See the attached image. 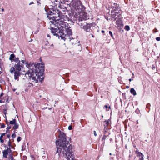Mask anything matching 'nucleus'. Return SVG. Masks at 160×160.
<instances>
[{
    "label": "nucleus",
    "instance_id": "obj_1",
    "mask_svg": "<svg viewBox=\"0 0 160 160\" xmlns=\"http://www.w3.org/2000/svg\"><path fill=\"white\" fill-rule=\"evenodd\" d=\"M47 12V17L54 20L50 21L49 24L50 30L54 36L65 40L66 35L63 32L64 28H66V21L68 20L67 16L64 15L65 11H62L63 13L60 11H46Z\"/></svg>",
    "mask_w": 160,
    "mask_h": 160
},
{
    "label": "nucleus",
    "instance_id": "obj_2",
    "mask_svg": "<svg viewBox=\"0 0 160 160\" xmlns=\"http://www.w3.org/2000/svg\"><path fill=\"white\" fill-rule=\"evenodd\" d=\"M59 132V139L56 141V153L60 156L62 154L67 160H70L71 158L72 160H75L73 147L67 141L69 138L67 137L66 134L60 130Z\"/></svg>",
    "mask_w": 160,
    "mask_h": 160
},
{
    "label": "nucleus",
    "instance_id": "obj_3",
    "mask_svg": "<svg viewBox=\"0 0 160 160\" xmlns=\"http://www.w3.org/2000/svg\"><path fill=\"white\" fill-rule=\"evenodd\" d=\"M21 62L22 63L24 64L25 63L26 64V66L29 70L26 73V74L28 75L29 77H32L31 79L32 82L36 83L42 82L44 78L43 74L44 70L43 67H39L41 65L40 63L37 64H28L24 60H22Z\"/></svg>",
    "mask_w": 160,
    "mask_h": 160
},
{
    "label": "nucleus",
    "instance_id": "obj_4",
    "mask_svg": "<svg viewBox=\"0 0 160 160\" xmlns=\"http://www.w3.org/2000/svg\"><path fill=\"white\" fill-rule=\"evenodd\" d=\"M72 10H85L86 9L80 0H72Z\"/></svg>",
    "mask_w": 160,
    "mask_h": 160
},
{
    "label": "nucleus",
    "instance_id": "obj_5",
    "mask_svg": "<svg viewBox=\"0 0 160 160\" xmlns=\"http://www.w3.org/2000/svg\"><path fill=\"white\" fill-rule=\"evenodd\" d=\"M11 152V150L9 148H8L7 149L5 150L2 152L3 157L6 158H7V155L10 154V153Z\"/></svg>",
    "mask_w": 160,
    "mask_h": 160
},
{
    "label": "nucleus",
    "instance_id": "obj_6",
    "mask_svg": "<svg viewBox=\"0 0 160 160\" xmlns=\"http://www.w3.org/2000/svg\"><path fill=\"white\" fill-rule=\"evenodd\" d=\"M15 70H16L20 71L23 68V65L22 64H21V63H18L14 65Z\"/></svg>",
    "mask_w": 160,
    "mask_h": 160
},
{
    "label": "nucleus",
    "instance_id": "obj_7",
    "mask_svg": "<svg viewBox=\"0 0 160 160\" xmlns=\"http://www.w3.org/2000/svg\"><path fill=\"white\" fill-rule=\"evenodd\" d=\"M20 71H15L14 72V78L15 80L17 79L18 77L20 76L21 75L20 73L19 72Z\"/></svg>",
    "mask_w": 160,
    "mask_h": 160
},
{
    "label": "nucleus",
    "instance_id": "obj_8",
    "mask_svg": "<svg viewBox=\"0 0 160 160\" xmlns=\"http://www.w3.org/2000/svg\"><path fill=\"white\" fill-rule=\"evenodd\" d=\"M115 11H111V17L112 18H114L116 16L118 17L119 15H120V14H119L118 13L115 12Z\"/></svg>",
    "mask_w": 160,
    "mask_h": 160
},
{
    "label": "nucleus",
    "instance_id": "obj_9",
    "mask_svg": "<svg viewBox=\"0 0 160 160\" xmlns=\"http://www.w3.org/2000/svg\"><path fill=\"white\" fill-rule=\"evenodd\" d=\"M116 24L117 25V27H120L122 25V21L121 19L118 18L116 21Z\"/></svg>",
    "mask_w": 160,
    "mask_h": 160
},
{
    "label": "nucleus",
    "instance_id": "obj_10",
    "mask_svg": "<svg viewBox=\"0 0 160 160\" xmlns=\"http://www.w3.org/2000/svg\"><path fill=\"white\" fill-rule=\"evenodd\" d=\"M136 154L137 156L139 157V160H143V155L140 152H136Z\"/></svg>",
    "mask_w": 160,
    "mask_h": 160
},
{
    "label": "nucleus",
    "instance_id": "obj_11",
    "mask_svg": "<svg viewBox=\"0 0 160 160\" xmlns=\"http://www.w3.org/2000/svg\"><path fill=\"white\" fill-rule=\"evenodd\" d=\"M81 16H82L83 18L85 19H87V18H88L87 13L85 12L84 11L82 12V15H81Z\"/></svg>",
    "mask_w": 160,
    "mask_h": 160
},
{
    "label": "nucleus",
    "instance_id": "obj_12",
    "mask_svg": "<svg viewBox=\"0 0 160 160\" xmlns=\"http://www.w3.org/2000/svg\"><path fill=\"white\" fill-rule=\"evenodd\" d=\"M83 28L87 32L89 31L90 29V25L87 24L86 26L84 25L83 27Z\"/></svg>",
    "mask_w": 160,
    "mask_h": 160
},
{
    "label": "nucleus",
    "instance_id": "obj_13",
    "mask_svg": "<svg viewBox=\"0 0 160 160\" xmlns=\"http://www.w3.org/2000/svg\"><path fill=\"white\" fill-rule=\"evenodd\" d=\"M15 57V55L13 54H11L10 55V56L9 58V60L12 62V60H13V59H14Z\"/></svg>",
    "mask_w": 160,
    "mask_h": 160
},
{
    "label": "nucleus",
    "instance_id": "obj_14",
    "mask_svg": "<svg viewBox=\"0 0 160 160\" xmlns=\"http://www.w3.org/2000/svg\"><path fill=\"white\" fill-rule=\"evenodd\" d=\"M130 92L134 96H135L137 94V93L135 90L133 88H131L130 90Z\"/></svg>",
    "mask_w": 160,
    "mask_h": 160
},
{
    "label": "nucleus",
    "instance_id": "obj_15",
    "mask_svg": "<svg viewBox=\"0 0 160 160\" xmlns=\"http://www.w3.org/2000/svg\"><path fill=\"white\" fill-rule=\"evenodd\" d=\"M5 134V133H3L1 134L0 137V141L2 143H3L4 142L3 140L2 139V137L4 136Z\"/></svg>",
    "mask_w": 160,
    "mask_h": 160
},
{
    "label": "nucleus",
    "instance_id": "obj_16",
    "mask_svg": "<svg viewBox=\"0 0 160 160\" xmlns=\"http://www.w3.org/2000/svg\"><path fill=\"white\" fill-rule=\"evenodd\" d=\"M109 123V120H106L105 121V124H104V126L105 127H107L108 124Z\"/></svg>",
    "mask_w": 160,
    "mask_h": 160
},
{
    "label": "nucleus",
    "instance_id": "obj_17",
    "mask_svg": "<svg viewBox=\"0 0 160 160\" xmlns=\"http://www.w3.org/2000/svg\"><path fill=\"white\" fill-rule=\"evenodd\" d=\"M14 126L13 127V128L14 129H16L18 128V125L17 123L16 122L14 124Z\"/></svg>",
    "mask_w": 160,
    "mask_h": 160
},
{
    "label": "nucleus",
    "instance_id": "obj_18",
    "mask_svg": "<svg viewBox=\"0 0 160 160\" xmlns=\"http://www.w3.org/2000/svg\"><path fill=\"white\" fill-rule=\"evenodd\" d=\"M16 122L15 119H14L10 122V124H14Z\"/></svg>",
    "mask_w": 160,
    "mask_h": 160
},
{
    "label": "nucleus",
    "instance_id": "obj_19",
    "mask_svg": "<svg viewBox=\"0 0 160 160\" xmlns=\"http://www.w3.org/2000/svg\"><path fill=\"white\" fill-rule=\"evenodd\" d=\"M13 61L16 62H18V63L20 62V60H19V58H16L14 59Z\"/></svg>",
    "mask_w": 160,
    "mask_h": 160
},
{
    "label": "nucleus",
    "instance_id": "obj_20",
    "mask_svg": "<svg viewBox=\"0 0 160 160\" xmlns=\"http://www.w3.org/2000/svg\"><path fill=\"white\" fill-rule=\"evenodd\" d=\"M152 69L153 71V73H156L157 72V70L156 69L155 67L153 65L152 66Z\"/></svg>",
    "mask_w": 160,
    "mask_h": 160
},
{
    "label": "nucleus",
    "instance_id": "obj_21",
    "mask_svg": "<svg viewBox=\"0 0 160 160\" xmlns=\"http://www.w3.org/2000/svg\"><path fill=\"white\" fill-rule=\"evenodd\" d=\"M48 48L49 49H53L54 48V45L53 44H52L48 45Z\"/></svg>",
    "mask_w": 160,
    "mask_h": 160
},
{
    "label": "nucleus",
    "instance_id": "obj_22",
    "mask_svg": "<svg viewBox=\"0 0 160 160\" xmlns=\"http://www.w3.org/2000/svg\"><path fill=\"white\" fill-rule=\"evenodd\" d=\"M67 33L69 35H72L71 30L70 29H68L67 31Z\"/></svg>",
    "mask_w": 160,
    "mask_h": 160
},
{
    "label": "nucleus",
    "instance_id": "obj_23",
    "mask_svg": "<svg viewBox=\"0 0 160 160\" xmlns=\"http://www.w3.org/2000/svg\"><path fill=\"white\" fill-rule=\"evenodd\" d=\"M108 136V135L105 134V133L104 132V135L103 137L102 138V140H105Z\"/></svg>",
    "mask_w": 160,
    "mask_h": 160
},
{
    "label": "nucleus",
    "instance_id": "obj_24",
    "mask_svg": "<svg viewBox=\"0 0 160 160\" xmlns=\"http://www.w3.org/2000/svg\"><path fill=\"white\" fill-rule=\"evenodd\" d=\"M125 29L128 31H129L130 30V28L129 26L128 25L126 26L125 27Z\"/></svg>",
    "mask_w": 160,
    "mask_h": 160
},
{
    "label": "nucleus",
    "instance_id": "obj_25",
    "mask_svg": "<svg viewBox=\"0 0 160 160\" xmlns=\"http://www.w3.org/2000/svg\"><path fill=\"white\" fill-rule=\"evenodd\" d=\"M15 69V68H14L13 67H12L10 69V72L11 73H12L14 71Z\"/></svg>",
    "mask_w": 160,
    "mask_h": 160
},
{
    "label": "nucleus",
    "instance_id": "obj_26",
    "mask_svg": "<svg viewBox=\"0 0 160 160\" xmlns=\"http://www.w3.org/2000/svg\"><path fill=\"white\" fill-rule=\"evenodd\" d=\"M113 5H114L113 7H115V8H113V10H116L117 9H118V8H117L116 7L117 6V4L114 3Z\"/></svg>",
    "mask_w": 160,
    "mask_h": 160
},
{
    "label": "nucleus",
    "instance_id": "obj_27",
    "mask_svg": "<svg viewBox=\"0 0 160 160\" xmlns=\"http://www.w3.org/2000/svg\"><path fill=\"white\" fill-rule=\"evenodd\" d=\"M8 160H15L12 156H10Z\"/></svg>",
    "mask_w": 160,
    "mask_h": 160
},
{
    "label": "nucleus",
    "instance_id": "obj_28",
    "mask_svg": "<svg viewBox=\"0 0 160 160\" xmlns=\"http://www.w3.org/2000/svg\"><path fill=\"white\" fill-rule=\"evenodd\" d=\"M21 138L20 137H18L17 139L18 142H19L21 140Z\"/></svg>",
    "mask_w": 160,
    "mask_h": 160
},
{
    "label": "nucleus",
    "instance_id": "obj_29",
    "mask_svg": "<svg viewBox=\"0 0 160 160\" xmlns=\"http://www.w3.org/2000/svg\"><path fill=\"white\" fill-rule=\"evenodd\" d=\"M109 33L110 35H111V36L113 38V34L111 31H109Z\"/></svg>",
    "mask_w": 160,
    "mask_h": 160
},
{
    "label": "nucleus",
    "instance_id": "obj_30",
    "mask_svg": "<svg viewBox=\"0 0 160 160\" xmlns=\"http://www.w3.org/2000/svg\"><path fill=\"white\" fill-rule=\"evenodd\" d=\"M72 126L70 125L69 126V127H68V129L69 130H72Z\"/></svg>",
    "mask_w": 160,
    "mask_h": 160
},
{
    "label": "nucleus",
    "instance_id": "obj_31",
    "mask_svg": "<svg viewBox=\"0 0 160 160\" xmlns=\"http://www.w3.org/2000/svg\"><path fill=\"white\" fill-rule=\"evenodd\" d=\"M15 137H16V135L15 134H13L12 135V137L13 138H15Z\"/></svg>",
    "mask_w": 160,
    "mask_h": 160
},
{
    "label": "nucleus",
    "instance_id": "obj_32",
    "mask_svg": "<svg viewBox=\"0 0 160 160\" xmlns=\"http://www.w3.org/2000/svg\"><path fill=\"white\" fill-rule=\"evenodd\" d=\"M11 128V126H8V128H8V130H7L6 131V132H8V131Z\"/></svg>",
    "mask_w": 160,
    "mask_h": 160
},
{
    "label": "nucleus",
    "instance_id": "obj_33",
    "mask_svg": "<svg viewBox=\"0 0 160 160\" xmlns=\"http://www.w3.org/2000/svg\"><path fill=\"white\" fill-rule=\"evenodd\" d=\"M104 130H105V132H104L105 133V134H106V132H107V128H106V127H104Z\"/></svg>",
    "mask_w": 160,
    "mask_h": 160
},
{
    "label": "nucleus",
    "instance_id": "obj_34",
    "mask_svg": "<svg viewBox=\"0 0 160 160\" xmlns=\"http://www.w3.org/2000/svg\"><path fill=\"white\" fill-rule=\"evenodd\" d=\"M156 40L158 41H160V37H158L156 38Z\"/></svg>",
    "mask_w": 160,
    "mask_h": 160
},
{
    "label": "nucleus",
    "instance_id": "obj_35",
    "mask_svg": "<svg viewBox=\"0 0 160 160\" xmlns=\"http://www.w3.org/2000/svg\"><path fill=\"white\" fill-rule=\"evenodd\" d=\"M5 127V125L4 124H2L1 126V128H4Z\"/></svg>",
    "mask_w": 160,
    "mask_h": 160
},
{
    "label": "nucleus",
    "instance_id": "obj_36",
    "mask_svg": "<svg viewBox=\"0 0 160 160\" xmlns=\"http://www.w3.org/2000/svg\"><path fill=\"white\" fill-rule=\"evenodd\" d=\"M8 145L9 147H11V143L10 141H8Z\"/></svg>",
    "mask_w": 160,
    "mask_h": 160
},
{
    "label": "nucleus",
    "instance_id": "obj_37",
    "mask_svg": "<svg viewBox=\"0 0 160 160\" xmlns=\"http://www.w3.org/2000/svg\"><path fill=\"white\" fill-rule=\"evenodd\" d=\"M94 135L95 136H97V134L96 133V132L95 131H94Z\"/></svg>",
    "mask_w": 160,
    "mask_h": 160
},
{
    "label": "nucleus",
    "instance_id": "obj_38",
    "mask_svg": "<svg viewBox=\"0 0 160 160\" xmlns=\"http://www.w3.org/2000/svg\"><path fill=\"white\" fill-rule=\"evenodd\" d=\"M33 3H34L33 2H32H32H31L30 3H29V5H31V4H33Z\"/></svg>",
    "mask_w": 160,
    "mask_h": 160
},
{
    "label": "nucleus",
    "instance_id": "obj_39",
    "mask_svg": "<svg viewBox=\"0 0 160 160\" xmlns=\"http://www.w3.org/2000/svg\"><path fill=\"white\" fill-rule=\"evenodd\" d=\"M45 45H47L48 47V45H49V43L48 42H47L45 44Z\"/></svg>",
    "mask_w": 160,
    "mask_h": 160
},
{
    "label": "nucleus",
    "instance_id": "obj_40",
    "mask_svg": "<svg viewBox=\"0 0 160 160\" xmlns=\"http://www.w3.org/2000/svg\"><path fill=\"white\" fill-rule=\"evenodd\" d=\"M37 3L38 4V5H39L40 4V3L38 1H37Z\"/></svg>",
    "mask_w": 160,
    "mask_h": 160
},
{
    "label": "nucleus",
    "instance_id": "obj_41",
    "mask_svg": "<svg viewBox=\"0 0 160 160\" xmlns=\"http://www.w3.org/2000/svg\"><path fill=\"white\" fill-rule=\"evenodd\" d=\"M104 107L106 108H108V106L107 105H106L104 106Z\"/></svg>",
    "mask_w": 160,
    "mask_h": 160
},
{
    "label": "nucleus",
    "instance_id": "obj_42",
    "mask_svg": "<svg viewBox=\"0 0 160 160\" xmlns=\"http://www.w3.org/2000/svg\"><path fill=\"white\" fill-rule=\"evenodd\" d=\"M7 136L8 138H9L10 137V135L9 134L7 135Z\"/></svg>",
    "mask_w": 160,
    "mask_h": 160
},
{
    "label": "nucleus",
    "instance_id": "obj_43",
    "mask_svg": "<svg viewBox=\"0 0 160 160\" xmlns=\"http://www.w3.org/2000/svg\"><path fill=\"white\" fill-rule=\"evenodd\" d=\"M129 81H130V82H131L132 81V79L131 78H130L129 79Z\"/></svg>",
    "mask_w": 160,
    "mask_h": 160
},
{
    "label": "nucleus",
    "instance_id": "obj_44",
    "mask_svg": "<svg viewBox=\"0 0 160 160\" xmlns=\"http://www.w3.org/2000/svg\"><path fill=\"white\" fill-rule=\"evenodd\" d=\"M74 155H75V154H74ZM74 158H75V160H76L75 158V157H74ZM70 160H72L71 159V158H70Z\"/></svg>",
    "mask_w": 160,
    "mask_h": 160
},
{
    "label": "nucleus",
    "instance_id": "obj_45",
    "mask_svg": "<svg viewBox=\"0 0 160 160\" xmlns=\"http://www.w3.org/2000/svg\"><path fill=\"white\" fill-rule=\"evenodd\" d=\"M126 88H129V87L128 86H126Z\"/></svg>",
    "mask_w": 160,
    "mask_h": 160
},
{
    "label": "nucleus",
    "instance_id": "obj_46",
    "mask_svg": "<svg viewBox=\"0 0 160 160\" xmlns=\"http://www.w3.org/2000/svg\"><path fill=\"white\" fill-rule=\"evenodd\" d=\"M102 33H104V31H103V30H102Z\"/></svg>",
    "mask_w": 160,
    "mask_h": 160
},
{
    "label": "nucleus",
    "instance_id": "obj_47",
    "mask_svg": "<svg viewBox=\"0 0 160 160\" xmlns=\"http://www.w3.org/2000/svg\"><path fill=\"white\" fill-rule=\"evenodd\" d=\"M3 93H2L1 94V96H2L3 95Z\"/></svg>",
    "mask_w": 160,
    "mask_h": 160
},
{
    "label": "nucleus",
    "instance_id": "obj_48",
    "mask_svg": "<svg viewBox=\"0 0 160 160\" xmlns=\"http://www.w3.org/2000/svg\"><path fill=\"white\" fill-rule=\"evenodd\" d=\"M48 37H50V36L49 35H48Z\"/></svg>",
    "mask_w": 160,
    "mask_h": 160
},
{
    "label": "nucleus",
    "instance_id": "obj_49",
    "mask_svg": "<svg viewBox=\"0 0 160 160\" xmlns=\"http://www.w3.org/2000/svg\"><path fill=\"white\" fill-rule=\"evenodd\" d=\"M109 155H112V153H110L109 154Z\"/></svg>",
    "mask_w": 160,
    "mask_h": 160
},
{
    "label": "nucleus",
    "instance_id": "obj_50",
    "mask_svg": "<svg viewBox=\"0 0 160 160\" xmlns=\"http://www.w3.org/2000/svg\"><path fill=\"white\" fill-rule=\"evenodd\" d=\"M108 108H109V109H110V106H109V107H108Z\"/></svg>",
    "mask_w": 160,
    "mask_h": 160
},
{
    "label": "nucleus",
    "instance_id": "obj_51",
    "mask_svg": "<svg viewBox=\"0 0 160 160\" xmlns=\"http://www.w3.org/2000/svg\"><path fill=\"white\" fill-rule=\"evenodd\" d=\"M2 10H4V9H2Z\"/></svg>",
    "mask_w": 160,
    "mask_h": 160
},
{
    "label": "nucleus",
    "instance_id": "obj_52",
    "mask_svg": "<svg viewBox=\"0 0 160 160\" xmlns=\"http://www.w3.org/2000/svg\"><path fill=\"white\" fill-rule=\"evenodd\" d=\"M116 19V18H115L114 20H115Z\"/></svg>",
    "mask_w": 160,
    "mask_h": 160
},
{
    "label": "nucleus",
    "instance_id": "obj_53",
    "mask_svg": "<svg viewBox=\"0 0 160 160\" xmlns=\"http://www.w3.org/2000/svg\"><path fill=\"white\" fill-rule=\"evenodd\" d=\"M44 9H45V10H46V9H45V8H44Z\"/></svg>",
    "mask_w": 160,
    "mask_h": 160
},
{
    "label": "nucleus",
    "instance_id": "obj_54",
    "mask_svg": "<svg viewBox=\"0 0 160 160\" xmlns=\"http://www.w3.org/2000/svg\"><path fill=\"white\" fill-rule=\"evenodd\" d=\"M1 73V72H0V74Z\"/></svg>",
    "mask_w": 160,
    "mask_h": 160
}]
</instances>
